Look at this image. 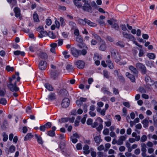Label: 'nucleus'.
Returning <instances> with one entry per match:
<instances>
[{"instance_id": "6e6552de", "label": "nucleus", "mask_w": 157, "mask_h": 157, "mask_svg": "<svg viewBox=\"0 0 157 157\" xmlns=\"http://www.w3.org/2000/svg\"><path fill=\"white\" fill-rule=\"evenodd\" d=\"M47 66V63L45 61H41L39 63V67L41 70H44Z\"/></svg>"}, {"instance_id": "e433bc0d", "label": "nucleus", "mask_w": 157, "mask_h": 157, "mask_svg": "<svg viewBox=\"0 0 157 157\" xmlns=\"http://www.w3.org/2000/svg\"><path fill=\"white\" fill-rule=\"evenodd\" d=\"M141 151H147V150L146 149V144L143 143H142L141 144Z\"/></svg>"}, {"instance_id": "37998d69", "label": "nucleus", "mask_w": 157, "mask_h": 157, "mask_svg": "<svg viewBox=\"0 0 157 157\" xmlns=\"http://www.w3.org/2000/svg\"><path fill=\"white\" fill-rule=\"evenodd\" d=\"M103 75L104 77L107 78H109V76L108 74V71L106 70H104L103 71Z\"/></svg>"}, {"instance_id": "58836bf2", "label": "nucleus", "mask_w": 157, "mask_h": 157, "mask_svg": "<svg viewBox=\"0 0 157 157\" xmlns=\"http://www.w3.org/2000/svg\"><path fill=\"white\" fill-rule=\"evenodd\" d=\"M59 20L60 22L61 26L62 27L64 26L65 25L66 23L63 18L62 17H60L59 18Z\"/></svg>"}, {"instance_id": "0eeeda50", "label": "nucleus", "mask_w": 157, "mask_h": 157, "mask_svg": "<svg viewBox=\"0 0 157 157\" xmlns=\"http://www.w3.org/2000/svg\"><path fill=\"white\" fill-rule=\"evenodd\" d=\"M71 51L72 54L75 57H77L80 55V51L74 47L71 48Z\"/></svg>"}, {"instance_id": "b1692460", "label": "nucleus", "mask_w": 157, "mask_h": 157, "mask_svg": "<svg viewBox=\"0 0 157 157\" xmlns=\"http://www.w3.org/2000/svg\"><path fill=\"white\" fill-rule=\"evenodd\" d=\"M101 91L104 94L109 95L111 94V93L108 90V89L106 87H103L101 89Z\"/></svg>"}, {"instance_id": "79ce46f5", "label": "nucleus", "mask_w": 157, "mask_h": 157, "mask_svg": "<svg viewBox=\"0 0 157 157\" xmlns=\"http://www.w3.org/2000/svg\"><path fill=\"white\" fill-rule=\"evenodd\" d=\"M69 25L71 26L72 29H75V23L73 21H70L69 22Z\"/></svg>"}, {"instance_id": "393cba45", "label": "nucleus", "mask_w": 157, "mask_h": 157, "mask_svg": "<svg viewBox=\"0 0 157 157\" xmlns=\"http://www.w3.org/2000/svg\"><path fill=\"white\" fill-rule=\"evenodd\" d=\"M56 98V94L54 93H51L48 95V98H47L49 100H53Z\"/></svg>"}, {"instance_id": "aec40b11", "label": "nucleus", "mask_w": 157, "mask_h": 157, "mask_svg": "<svg viewBox=\"0 0 157 157\" xmlns=\"http://www.w3.org/2000/svg\"><path fill=\"white\" fill-rule=\"evenodd\" d=\"M34 136L36 139L37 140L38 143L40 144H42L43 143V141L42 140V138L40 136H38L37 134H36Z\"/></svg>"}, {"instance_id": "bb28decb", "label": "nucleus", "mask_w": 157, "mask_h": 157, "mask_svg": "<svg viewBox=\"0 0 157 157\" xmlns=\"http://www.w3.org/2000/svg\"><path fill=\"white\" fill-rule=\"evenodd\" d=\"M59 93V94L63 96H67L68 94L67 91L64 89H61Z\"/></svg>"}, {"instance_id": "f704fd0d", "label": "nucleus", "mask_w": 157, "mask_h": 157, "mask_svg": "<svg viewBox=\"0 0 157 157\" xmlns=\"http://www.w3.org/2000/svg\"><path fill=\"white\" fill-rule=\"evenodd\" d=\"M147 56L150 59H155V56L153 53H149L147 54Z\"/></svg>"}, {"instance_id": "052dcab7", "label": "nucleus", "mask_w": 157, "mask_h": 157, "mask_svg": "<svg viewBox=\"0 0 157 157\" xmlns=\"http://www.w3.org/2000/svg\"><path fill=\"white\" fill-rule=\"evenodd\" d=\"M66 69L69 71H71L73 69V67L72 65L68 64L67 66Z\"/></svg>"}, {"instance_id": "cd10ccee", "label": "nucleus", "mask_w": 157, "mask_h": 157, "mask_svg": "<svg viewBox=\"0 0 157 157\" xmlns=\"http://www.w3.org/2000/svg\"><path fill=\"white\" fill-rule=\"evenodd\" d=\"M47 32L41 30L40 32V33L38 34V36L40 38H42L43 36H45L48 35Z\"/></svg>"}, {"instance_id": "0e129e2a", "label": "nucleus", "mask_w": 157, "mask_h": 157, "mask_svg": "<svg viewBox=\"0 0 157 157\" xmlns=\"http://www.w3.org/2000/svg\"><path fill=\"white\" fill-rule=\"evenodd\" d=\"M83 109L84 110V112L85 113H86L87 112L88 110L87 105L86 104H85L83 105Z\"/></svg>"}, {"instance_id": "2eb2a0df", "label": "nucleus", "mask_w": 157, "mask_h": 157, "mask_svg": "<svg viewBox=\"0 0 157 157\" xmlns=\"http://www.w3.org/2000/svg\"><path fill=\"white\" fill-rule=\"evenodd\" d=\"M52 130H50L48 132L47 135L53 137L55 135V131L56 129V128L55 126H53L52 128Z\"/></svg>"}, {"instance_id": "2f4dec72", "label": "nucleus", "mask_w": 157, "mask_h": 157, "mask_svg": "<svg viewBox=\"0 0 157 157\" xmlns=\"http://www.w3.org/2000/svg\"><path fill=\"white\" fill-rule=\"evenodd\" d=\"M44 86L49 91H52L53 90V88L52 86L49 83L45 84Z\"/></svg>"}, {"instance_id": "9b49d317", "label": "nucleus", "mask_w": 157, "mask_h": 157, "mask_svg": "<svg viewBox=\"0 0 157 157\" xmlns=\"http://www.w3.org/2000/svg\"><path fill=\"white\" fill-rule=\"evenodd\" d=\"M93 136L95 142L96 143L97 145H99L100 143L102 141V140L101 139V136L99 135L98 136H95L94 135Z\"/></svg>"}, {"instance_id": "603ef678", "label": "nucleus", "mask_w": 157, "mask_h": 157, "mask_svg": "<svg viewBox=\"0 0 157 157\" xmlns=\"http://www.w3.org/2000/svg\"><path fill=\"white\" fill-rule=\"evenodd\" d=\"M103 128V125L102 124H100L99 126L96 128L98 132H100Z\"/></svg>"}, {"instance_id": "c03bdc74", "label": "nucleus", "mask_w": 157, "mask_h": 157, "mask_svg": "<svg viewBox=\"0 0 157 157\" xmlns=\"http://www.w3.org/2000/svg\"><path fill=\"white\" fill-rule=\"evenodd\" d=\"M7 103V101L4 98H2L0 99V104L3 105H6Z\"/></svg>"}, {"instance_id": "f8f14e48", "label": "nucleus", "mask_w": 157, "mask_h": 157, "mask_svg": "<svg viewBox=\"0 0 157 157\" xmlns=\"http://www.w3.org/2000/svg\"><path fill=\"white\" fill-rule=\"evenodd\" d=\"M93 59L95 61V63L97 66H98L100 64L99 60L101 59V57L99 55H94L93 58Z\"/></svg>"}, {"instance_id": "4be33fe9", "label": "nucleus", "mask_w": 157, "mask_h": 157, "mask_svg": "<svg viewBox=\"0 0 157 157\" xmlns=\"http://www.w3.org/2000/svg\"><path fill=\"white\" fill-rule=\"evenodd\" d=\"M83 150H84V153L85 154H88L90 152V151L89 150V147L86 144L84 145L83 148Z\"/></svg>"}, {"instance_id": "39448f33", "label": "nucleus", "mask_w": 157, "mask_h": 157, "mask_svg": "<svg viewBox=\"0 0 157 157\" xmlns=\"http://www.w3.org/2000/svg\"><path fill=\"white\" fill-rule=\"evenodd\" d=\"M145 81L147 85L149 86H151L154 84V82L151 78L146 75L145 78Z\"/></svg>"}, {"instance_id": "bf43d9fd", "label": "nucleus", "mask_w": 157, "mask_h": 157, "mask_svg": "<svg viewBox=\"0 0 157 157\" xmlns=\"http://www.w3.org/2000/svg\"><path fill=\"white\" fill-rule=\"evenodd\" d=\"M69 118H62L60 120V122H67L69 121Z\"/></svg>"}, {"instance_id": "6ab92c4d", "label": "nucleus", "mask_w": 157, "mask_h": 157, "mask_svg": "<svg viewBox=\"0 0 157 157\" xmlns=\"http://www.w3.org/2000/svg\"><path fill=\"white\" fill-rule=\"evenodd\" d=\"M82 0H73V2L75 5L78 8H80L82 7V4L80 2Z\"/></svg>"}, {"instance_id": "49530a36", "label": "nucleus", "mask_w": 157, "mask_h": 157, "mask_svg": "<svg viewBox=\"0 0 157 157\" xmlns=\"http://www.w3.org/2000/svg\"><path fill=\"white\" fill-rule=\"evenodd\" d=\"M138 90L139 92L141 93H145L146 92V90L142 87H140L138 89Z\"/></svg>"}, {"instance_id": "9d476101", "label": "nucleus", "mask_w": 157, "mask_h": 157, "mask_svg": "<svg viewBox=\"0 0 157 157\" xmlns=\"http://www.w3.org/2000/svg\"><path fill=\"white\" fill-rule=\"evenodd\" d=\"M79 135L77 133H74L70 137L71 140L72 142L74 144L76 143L78 141L77 138H79Z\"/></svg>"}, {"instance_id": "423d86ee", "label": "nucleus", "mask_w": 157, "mask_h": 157, "mask_svg": "<svg viewBox=\"0 0 157 157\" xmlns=\"http://www.w3.org/2000/svg\"><path fill=\"white\" fill-rule=\"evenodd\" d=\"M75 65L77 68L79 69H81L83 68L85 65V63L83 61L78 60L75 63Z\"/></svg>"}, {"instance_id": "6e6d98bb", "label": "nucleus", "mask_w": 157, "mask_h": 157, "mask_svg": "<svg viewBox=\"0 0 157 157\" xmlns=\"http://www.w3.org/2000/svg\"><path fill=\"white\" fill-rule=\"evenodd\" d=\"M44 125H45L46 128H49L51 127L52 124L50 122H48L46 123Z\"/></svg>"}, {"instance_id": "ea45409f", "label": "nucleus", "mask_w": 157, "mask_h": 157, "mask_svg": "<svg viewBox=\"0 0 157 157\" xmlns=\"http://www.w3.org/2000/svg\"><path fill=\"white\" fill-rule=\"evenodd\" d=\"M116 45L118 46H119L121 48H123L124 46V44L122 41H119L118 42L116 43Z\"/></svg>"}, {"instance_id": "f03ea898", "label": "nucleus", "mask_w": 157, "mask_h": 157, "mask_svg": "<svg viewBox=\"0 0 157 157\" xmlns=\"http://www.w3.org/2000/svg\"><path fill=\"white\" fill-rule=\"evenodd\" d=\"M82 2L84 3V4L83 6H82L81 8L84 11L91 13L92 12V7L90 3L86 0H82Z\"/></svg>"}, {"instance_id": "8fccbe9b", "label": "nucleus", "mask_w": 157, "mask_h": 157, "mask_svg": "<svg viewBox=\"0 0 157 157\" xmlns=\"http://www.w3.org/2000/svg\"><path fill=\"white\" fill-rule=\"evenodd\" d=\"M109 131L108 128H106L104 129L103 131V133L105 135H108L109 134Z\"/></svg>"}, {"instance_id": "f257e3e1", "label": "nucleus", "mask_w": 157, "mask_h": 157, "mask_svg": "<svg viewBox=\"0 0 157 157\" xmlns=\"http://www.w3.org/2000/svg\"><path fill=\"white\" fill-rule=\"evenodd\" d=\"M16 76L15 75H12L11 78H9V81L7 83V86L10 90L12 92H17L19 90V88L16 84Z\"/></svg>"}, {"instance_id": "ddd939ff", "label": "nucleus", "mask_w": 157, "mask_h": 157, "mask_svg": "<svg viewBox=\"0 0 157 157\" xmlns=\"http://www.w3.org/2000/svg\"><path fill=\"white\" fill-rule=\"evenodd\" d=\"M87 101V98H84L83 97H80L79 99L76 101V104L78 105H81L83 103V102H85L86 101Z\"/></svg>"}, {"instance_id": "680f3d73", "label": "nucleus", "mask_w": 157, "mask_h": 157, "mask_svg": "<svg viewBox=\"0 0 157 157\" xmlns=\"http://www.w3.org/2000/svg\"><path fill=\"white\" fill-rule=\"evenodd\" d=\"M123 112V116L125 117L126 116L127 114V109L125 107H124L122 109Z\"/></svg>"}, {"instance_id": "a211bd4d", "label": "nucleus", "mask_w": 157, "mask_h": 157, "mask_svg": "<svg viewBox=\"0 0 157 157\" xmlns=\"http://www.w3.org/2000/svg\"><path fill=\"white\" fill-rule=\"evenodd\" d=\"M128 69L131 72L135 74H137L138 72L137 69L132 65L129 66Z\"/></svg>"}, {"instance_id": "13d9d810", "label": "nucleus", "mask_w": 157, "mask_h": 157, "mask_svg": "<svg viewBox=\"0 0 157 157\" xmlns=\"http://www.w3.org/2000/svg\"><path fill=\"white\" fill-rule=\"evenodd\" d=\"M93 120L90 118L88 119L86 121V124L88 125H91L92 124Z\"/></svg>"}, {"instance_id": "1a4fd4ad", "label": "nucleus", "mask_w": 157, "mask_h": 157, "mask_svg": "<svg viewBox=\"0 0 157 157\" xmlns=\"http://www.w3.org/2000/svg\"><path fill=\"white\" fill-rule=\"evenodd\" d=\"M70 104V101L68 98H66L63 99L61 104L62 106L64 108H66Z\"/></svg>"}, {"instance_id": "4c0bfd02", "label": "nucleus", "mask_w": 157, "mask_h": 157, "mask_svg": "<svg viewBox=\"0 0 157 157\" xmlns=\"http://www.w3.org/2000/svg\"><path fill=\"white\" fill-rule=\"evenodd\" d=\"M2 136L3 137V140L4 142L7 141L8 139V136L6 134L5 132L2 133Z\"/></svg>"}, {"instance_id": "69168bd1", "label": "nucleus", "mask_w": 157, "mask_h": 157, "mask_svg": "<svg viewBox=\"0 0 157 157\" xmlns=\"http://www.w3.org/2000/svg\"><path fill=\"white\" fill-rule=\"evenodd\" d=\"M123 104L125 106L128 107L129 108L130 106V105L129 103L128 102H123Z\"/></svg>"}, {"instance_id": "5fc2aeb1", "label": "nucleus", "mask_w": 157, "mask_h": 157, "mask_svg": "<svg viewBox=\"0 0 157 157\" xmlns=\"http://www.w3.org/2000/svg\"><path fill=\"white\" fill-rule=\"evenodd\" d=\"M147 140V136L145 135H144L141 137L140 139V141L142 142H144L146 141Z\"/></svg>"}, {"instance_id": "a18cd8bd", "label": "nucleus", "mask_w": 157, "mask_h": 157, "mask_svg": "<svg viewBox=\"0 0 157 157\" xmlns=\"http://www.w3.org/2000/svg\"><path fill=\"white\" fill-rule=\"evenodd\" d=\"M50 74L52 78L53 79H55L57 77V75H56L55 72L53 71H51Z\"/></svg>"}, {"instance_id": "7c9ffc66", "label": "nucleus", "mask_w": 157, "mask_h": 157, "mask_svg": "<svg viewBox=\"0 0 157 157\" xmlns=\"http://www.w3.org/2000/svg\"><path fill=\"white\" fill-rule=\"evenodd\" d=\"M86 19V18H84V20L79 18L78 20V22L81 25H86V22H85Z\"/></svg>"}, {"instance_id": "864d4df0", "label": "nucleus", "mask_w": 157, "mask_h": 157, "mask_svg": "<svg viewBox=\"0 0 157 157\" xmlns=\"http://www.w3.org/2000/svg\"><path fill=\"white\" fill-rule=\"evenodd\" d=\"M91 6H92V7L95 9L97 8L98 7V6L96 5V3H95V1H93L91 2Z\"/></svg>"}, {"instance_id": "a19ab883", "label": "nucleus", "mask_w": 157, "mask_h": 157, "mask_svg": "<svg viewBox=\"0 0 157 157\" xmlns=\"http://www.w3.org/2000/svg\"><path fill=\"white\" fill-rule=\"evenodd\" d=\"M48 35L52 39H55L56 38V36L54 34V33L52 32H49L48 33Z\"/></svg>"}, {"instance_id": "7ed1b4c3", "label": "nucleus", "mask_w": 157, "mask_h": 157, "mask_svg": "<svg viewBox=\"0 0 157 157\" xmlns=\"http://www.w3.org/2000/svg\"><path fill=\"white\" fill-rule=\"evenodd\" d=\"M136 67L137 68L140 69L142 73L144 75L147 72V70L145 65L140 63H138L136 64Z\"/></svg>"}, {"instance_id": "c756f323", "label": "nucleus", "mask_w": 157, "mask_h": 157, "mask_svg": "<svg viewBox=\"0 0 157 157\" xmlns=\"http://www.w3.org/2000/svg\"><path fill=\"white\" fill-rule=\"evenodd\" d=\"M13 54L15 56L21 55V56H24L25 55V53L24 52H21L19 50L14 51Z\"/></svg>"}, {"instance_id": "4468645a", "label": "nucleus", "mask_w": 157, "mask_h": 157, "mask_svg": "<svg viewBox=\"0 0 157 157\" xmlns=\"http://www.w3.org/2000/svg\"><path fill=\"white\" fill-rule=\"evenodd\" d=\"M125 75L132 82H135V78L133 75L128 72H126Z\"/></svg>"}, {"instance_id": "e2e57ef3", "label": "nucleus", "mask_w": 157, "mask_h": 157, "mask_svg": "<svg viewBox=\"0 0 157 157\" xmlns=\"http://www.w3.org/2000/svg\"><path fill=\"white\" fill-rule=\"evenodd\" d=\"M46 24L49 26L50 25L52 24V21L50 19H47L46 20Z\"/></svg>"}, {"instance_id": "412c9836", "label": "nucleus", "mask_w": 157, "mask_h": 157, "mask_svg": "<svg viewBox=\"0 0 157 157\" xmlns=\"http://www.w3.org/2000/svg\"><path fill=\"white\" fill-rule=\"evenodd\" d=\"M85 22L86 24H87L88 25L91 27H95L97 26L96 23L91 21L90 20L86 19H85Z\"/></svg>"}, {"instance_id": "c9c22d12", "label": "nucleus", "mask_w": 157, "mask_h": 157, "mask_svg": "<svg viewBox=\"0 0 157 157\" xmlns=\"http://www.w3.org/2000/svg\"><path fill=\"white\" fill-rule=\"evenodd\" d=\"M33 17L34 21L36 22H38L39 21V20L38 17V16L37 14L35 13H34L33 15Z\"/></svg>"}, {"instance_id": "f3484780", "label": "nucleus", "mask_w": 157, "mask_h": 157, "mask_svg": "<svg viewBox=\"0 0 157 157\" xmlns=\"http://www.w3.org/2000/svg\"><path fill=\"white\" fill-rule=\"evenodd\" d=\"M123 37H124L130 40H133L134 38L133 36L131 34H128L125 32L122 33Z\"/></svg>"}, {"instance_id": "de8ad7c7", "label": "nucleus", "mask_w": 157, "mask_h": 157, "mask_svg": "<svg viewBox=\"0 0 157 157\" xmlns=\"http://www.w3.org/2000/svg\"><path fill=\"white\" fill-rule=\"evenodd\" d=\"M92 35L94 36V38L95 39H96L100 41H101V39L100 37L98 35L94 33H93Z\"/></svg>"}, {"instance_id": "5701e85b", "label": "nucleus", "mask_w": 157, "mask_h": 157, "mask_svg": "<svg viewBox=\"0 0 157 157\" xmlns=\"http://www.w3.org/2000/svg\"><path fill=\"white\" fill-rule=\"evenodd\" d=\"M14 11L15 16L17 17H19L20 15V9L18 7H15L14 9Z\"/></svg>"}, {"instance_id": "c85d7f7f", "label": "nucleus", "mask_w": 157, "mask_h": 157, "mask_svg": "<svg viewBox=\"0 0 157 157\" xmlns=\"http://www.w3.org/2000/svg\"><path fill=\"white\" fill-rule=\"evenodd\" d=\"M33 137V135L31 133H28L25 137L24 140L27 141L30 140Z\"/></svg>"}, {"instance_id": "a878e982", "label": "nucleus", "mask_w": 157, "mask_h": 157, "mask_svg": "<svg viewBox=\"0 0 157 157\" xmlns=\"http://www.w3.org/2000/svg\"><path fill=\"white\" fill-rule=\"evenodd\" d=\"M149 118L148 117L146 118L145 119L143 120L142 122V124H143L144 127H147L148 126V120Z\"/></svg>"}, {"instance_id": "3c124183", "label": "nucleus", "mask_w": 157, "mask_h": 157, "mask_svg": "<svg viewBox=\"0 0 157 157\" xmlns=\"http://www.w3.org/2000/svg\"><path fill=\"white\" fill-rule=\"evenodd\" d=\"M6 69L8 71H13L14 70V68L13 67L7 66L6 67Z\"/></svg>"}, {"instance_id": "72a5a7b5", "label": "nucleus", "mask_w": 157, "mask_h": 157, "mask_svg": "<svg viewBox=\"0 0 157 157\" xmlns=\"http://www.w3.org/2000/svg\"><path fill=\"white\" fill-rule=\"evenodd\" d=\"M102 43L100 45L99 48V49L102 51H104L106 49V47L105 43L103 41H102Z\"/></svg>"}, {"instance_id": "473e14b6", "label": "nucleus", "mask_w": 157, "mask_h": 157, "mask_svg": "<svg viewBox=\"0 0 157 157\" xmlns=\"http://www.w3.org/2000/svg\"><path fill=\"white\" fill-rule=\"evenodd\" d=\"M7 2L9 3L10 5L13 7L17 3V0H6Z\"/></svg>"}, {"instance_id": "dca6fc26", "label": "nucleus", "mask_w": 157, "mask_h": 157, "mask_svg": "<svg viewBox=\"0 0 157 157\" xmlns=\"http://www.w3.org/2000/svg\"><path fill=\"white\" fill-rule=\"evenodd\" d=\"M37 55L40 58L42 59H45L48 58L47 54L43 52H40L39 53H37Z\"/></svg>"}, {"instance_id": "20e7f679", "label": "nucleus", "mask_w": 157, "mask_h": 157, "mask_svg": "<svg viewBox=\"0 0 157 157\" xmlns=\"http://www.w3.org/2000/svg\"><path fill=\"white\" fill-rule=\"evenodd\" d=\"M111 56L114 59H116V62H118L121 59V56L118 52H116L115 50H113L111 52Z\"/></svg>"}, {"instance_id": "774afa93", "label": "nucleus", "mask_w": 157, "mask_h": 157, "mask_svg": "<svg viewBox=\"0 0 157 157\" xmlns=\"http://www.w3.org/2000/svg\"><path fill=\"white\" fill-rule=\"evenodd\" d=\"M154 124L155 127H157V117L154 118Z\"/></svg>"}, {"instance_id": "09e8293b", "label": "nucleus", "mask_w": 157, "mask_h": 157, "mask_svg": "<svg viewBox=\"0 0 157 157\" xmlns=\"http://www.w3.org/2000/svg\"><path fill=\"white\" fill-rule=\"evenodd\" d=\"M15 147L13 145H11L9 148V151L10 153H13L15 151Z\"/></svg>"}, {"instance_id": "338daca9", "label": "nucleus", "mask_w": 157, "mask_h": 157, "mask_svg": "<svg viewBox=\"0 0 157 157\" xmlns=\"http://www.w3.org/2000/svg\"><path fill=\"white\" fill-rule=\"evenodd\" d=\"M146 145L148 147H152L153 145V143L151 141H148Z\"/></svg>"}, {"instance_id": "4d7b16f0", "label": "nucleus", "mask_w": 157, "mask_h": 157, "mask_svg": "<svg viewBox=\"0 0 157 157\" xmlns=\"http://www.w3.org/2000/svg\"><path fill=\"white\" fill-rule=\"evenodd\" d=\"M105 124L106 126L109 127L111 126V121L109 120L105 122Z\"/></svg>"}]
</instances>
